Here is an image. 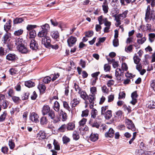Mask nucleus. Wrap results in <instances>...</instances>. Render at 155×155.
Listing matches in <instances>:
<instances>
[{
    "label": "nucleus",
    "mask_w": 155,
    "mask_h": 155,
    "mask_svg": "<svg viewBox=\"0 0 155 155\" xmlns=\"http://www.w3.org/2000/svg\"><path fill=\"white\" fill-rule=\"evenodd\" d=\"M73 137L74 140H77L79 138V134L77 132L74 131L73 134Z\"/></svg>",
    "instance_id": "nucleus-41"
},
{
    "label": "nucleus",
    "mask_w": 155,
    "mask_h": 155,
    "mask_svg": "<svg viewBox=\"0 0 155 155\" xmlns=\"http://www.w3.org/2000/svg\"><path fill=\"white\" fill-rule=\"evenodd\" d=\"M47 34L45 35H41V34H38V37L42 38L41 43L47 48L49 47L50 46L51 40L49 37L47 36Z\"/></svg>",
    "instance_id": "nucleus-1"
},
{
    "label": "nucleus",
    "mask_w": 155,
    "mask_h": 155,
    "mask_svg": "<svg viewBox=\"0 0 155 155\" xmlns=\"http://www.w3.org/2000/svg\"><path fill=\"white\" fill-rule=\"evenodd\" d=\"M77 41V38L74 36H71L67 40L68 45L69 47L72 46L75 44Z\"/></svg>",
    "instance_id": "nucleus-6"
},
{
    "label": "nucleus",
    "mask_w": 155,
    "mask_h": 155,
    "mask_svg": "<svg viewBox=\"0 0 155 155\" xmlns=\"http://www.w3.org/2000/svg\"><path fill=\"white\" fill-rule=\"evenodd\" d=\"M23 30L21 29H19L15 31L14 34L16 36H19L23 33Z\"/></svg>",
    "instance_id": "nucleus-38"
},
{
    "label": "nucleus",
    "mask_w": 155,
    "mask_h": 155,
    "mask_svg": "<svg viewBox=\"0 0 155 155\" xmlns=\"http://www.w3.org/2000/svg\"><path fill=\"white\" fill-rule=\"evenodd\" d=\"M102 91L104 93H107L108 92V89L105 85L103 86L101 88Z\"/></svg>",
    "instance_id": "nucleus-63"
},
{
    "label": "nucleus",
    "mask_w": 155,
    "mask_h": 155,
    "mask_svg": "<svg viewBox=\"0 0 155 155\" xmlns=\"http://www.w3.org/2000/svg\"><path fill=\"white\" fill-rule=\"evenodd\" d=\"M37 26V25H28L27 26L26 28L28 31H30L32 30H34L33 29L36 28Z\"/></svg>",
    "instance_id": "nucleus-39"
},
{
    "label": "nucleus",
    "mask_w": 155,
    "mask_h": 155,
    "mask_svg": "<svg viewBox=\"0 0 155 155\" xmlns=\"http://www.w3.org/2000/svg\"><path fill=\"white\" fill-rule=\"evenodd\" d=\"M24 18H15L13 21L14 23L15 24H17L21 23L24 20Z\"/></svg>",
    "instance_id": "nucleus-33"
},
{
    "label": "nucleus",
    "mask_w": 155,
    "mask_h": 155,
    "mask_svg": "<svg viewBox=\"0 0 155 155\" xmlns=\"http://www.w3.org/2000/svg\"><path fill=\"white\" fill-rule=\"evenodd\" d=\"M128 12L127 10H126L124 11L122 14H119L122 19L126 17Z\"/></svg>",
    "instance_id": "nucleus-50"
},
{
    "label": "nucleus",
    "mask_w": 155,
    "mask_h": 155,
    "mask_svg": "<svg viewBox=\"0 0 155 155\" xmlns=\"http://www.w3.org/2000/svg\"><path fill=\"white\" fill-rule=\"evenodd\" d=\"M11 21L10 20H9L4 25V29L6 32L8 31L11 28Z\"/></svg>",
    "instance_id": "nucleus-25"
},
{
    "label": "nucleus",
    "mask_w": 155,
    "mask_h": 155,
    "mask_svg": "<svg viewBox=\"0 0 155 155\" xmlns=\"http://www.w3.org/2000/svg\"><path fill=\"white\" fill-rule=\"evenodd\" d=\"M8 145L9 147L11 149H13L15 146V144L13 140L11 139L9 140L8 142Z\"/></svg>",
    "instance_id": "nucleus-44"
},
{
    "label": "nucleus",
    "mask_w": 155,
    "mask_h": 155,
    "mask_svg": "<svg viewBox=\"0 0 155 155\" xmlns=\"http://www.w3.org/2000/svg\"><path fill=\"white\" fill-rule=\"evenodd\" d=\"M108 5L107 0H104L102 7L104 13L105 14L107 13L108 12L109 7Z\"/></svg>",
    "instance_id": "nucleus-8"
},
{
    "label": "nucleus",
    "mask_w": 155,
    "mask_h": 155,
    "mask_svg": "<svg viewBox=\"0 0 155 155\" xmlns=\"http://www.w3.org/2000/svg\"><path fill=\"white\" fill-rule=\"evenodd\" d=\"M97 114V110L94 108H93L91 111V117L94 119L96 118Z\"/></svg>",
    "instance_id": "nucleus-32"
},
{
    "label": "nucleus",
    "mask_w": 155,
    "mask_h": 155,
    "mask_svg": "<svg viewBox=\"0 0 155 155\" xmlns=\"http://www.w3.org/2000/svg\"><path fill=\"white\" fill-rule=\"evenodd\" d=\"M110 66L108 64H106L104 66V70L106 72L109 71L110 70Z\"/></svg>",
    "instance_id": "nucleus-58"
},
{
    "label": "nucleus",
    "mask_w": 155,
    "mask_h": 155,
    "mask_svg": "<svg viewBox=\"0 0 155 155\" xmlns=\"http://www.w3.org/2000/svg\"><path fill=\"white\" fill-rule=\"evenodd\" d=\"M98 138L97 134H93L92 133L90 137V140L94 142L97 140Z\"/></svg>",
    "instance_id": "nucleus-24"
},
{
    "label": "nucleus",
    "mask_w": 155,
    "mask_h": 155,
    "mask_svg": "<svg viewBox=\"0 0 155 155\" xmlns=\"http://www.w3.org/2000/svg\"><path fill=\"white\" fill-rule=\"evenodd\" d=\"M48 122V120L47 119V118L45 117H42L40 120V123L41 124L44 125L47 124Z\"/></svg>",
    "instance_id": "nucleus-43"
},
{
    "label": "nucleus",
    "mask_w": 155,
    "mask_h": 155,
    "mask_svg": "<svg viewBox=\"0 0 155 155\" xmlns=\"http://www.w3.org/2000/svg\"><path fill=\"white\" fill-rule=\"evenodd\" d=\"M133 59L134 63L136 64H138L140 60V59L137 55L134 56Z\"/></svg>",
    "instance_id": "nucleus-54"
},
{
    "label": "nucleus",
    "mask_w": 155,
    "mask_h": 155,
    "mask_svg": "<svg viewBox=\"0 0 155 155\" xmlns=\"http://www.w3.org/2000/svg\"><path fill=\"white\" fill-rule=\"evenodd\" d=\"M6 58L8 61H13L16 60L17 58V57L15 54L9 53L6 55Z\"/></svg>",
    "instance_id": "nucleus-9"
},
{
    "label": "nucleus",
    "mask_w": 155,
    "mask_h": 155,
    "mask_svg": "<svg viewBox=\"0 0 155 155\" xmlns=\"http://www.w3.org/2000/svg\"><path fill=\"white\" fill-rule=\"evenodd\" d=\"M89 114V110L87 109H86L82 111L81 116L82 117H86Z\"/></svg>",
    "instance_id": "nucleus-48"
},
{
    "label": "nucleus",
    "mask_w": 155,
    "mask_h": 155,
    "mask_svg": "<svg viewBox=\"0 0 155 155\" xmlns=\"http://www.w3.org/2000/svg\"><path fill=\"white\" fill-rule=\"evenodd\" d=\"M148 107L150 109H153L155 108V102L153 101H151L148 103Z\"/></svg>",
    "instance_id": "nucleus-36"
},
{
    "label": "nucleus",
    "mask_w": 155,
    "mask_h": 155,
    "mask_svg": "<svg viewBox=\"0 0 155 155\" xmlns=\"http://www.w3.org/2000/svg\"><path fill=\"white\" fill-rule=\"evenodd\" d=\"M53 144L55 150H60V146L59 143L55 139H54V140Z\"/></svg>",
    "instance_id": "nucleus-34"
},
{
    "label": "nucleus",
    "mask_w": 155,
    "mask_h": 155,
    "mask_svg": "<svg viewBox=\"0 0 155 155\" xmlns=\"http://www.w3.org/2000/svg\"><path fill=\"white\" fill-rule=\"evenodd\" d=\"M7 115V113L6 111H5L3 114L0 116V122H2L5 120L6 116Z\"/></svg>",
    "instance_id": "nucleus-35"
},
{
    "label": "nucleus",
    "mask_w": 155,
    "mask_h": 155,
    "mask_svg": "<svg viewBox=\"0 0 155 155\" xmlns=\"http://www.w3.org/2000/svg\"><path fill=\"white\" fill-rule=\"evenodd\" d=\"M38 88L39 90L40 93H43L46 89L45 86L44 84H39L38 86Z\"/></svg>",
    "instance_id": "nucleus-28"
},
{
    "label": "nucleus",
    "mask_w": 155,
    "mask_h": 155,
    "mask_svg": "<svg viewBox=\"0 0 155 155\" xmlns=\"http://www.w3.org/2000/svg\"><path fill=\"white\" fill-rule=\"evenodd\" d=\"M105 118L107 120L110 119L112 116V111L110 110H107L104 114Z\"/></svg>",
    "instance_id": "nucleus-26"
},
{
    "label": "nucleus",
    "mask_w": 155,
    "mask_h": 155,
    "mask_svg": "<svg viewBox=\"0 0 155 155\" xmlns=\"http://www.w3.org/2000/svg\"><path fill=\"white\" fill-rule=\"evenodd\" d=\"M37 137L40 140L44 139L46 137V134L44 131H41L37 134Z\"/></svg>",
    "instance_id": "nucleus-19"
},
{
    "label": "nucleus",
    "mask_w": 155,
    "mask_h": 155,
    "mask_svg": "<svg viewBox=\"0 0 155 155\" xmlns=\"http://www.w3.org/2000/svg\"><path fill=\"white\" fill-rule=\"evenodd\" d=\"M114 134V131L111 128H110L108 131L106 133L105 135L106 137L111 138L113 137Z\"/></svg>",
    "instance_id": "nucleus-14"
},
{
    "label": "nucleus",
    "mask_w": 155,
    "mask_h": 155,
    "mask_svg": "<svg viewBox=\"0 0 155 155\" xmlns=\"http://www.w3.org/2000/svg\"><path fill=\"white\" fill-rule=\"evenodd\" d=\"M133 46H134L135 47H136L137 46L136 45H130L127 47H126L125 48V51L126 52L128 53H130L133 51Z\"/></svg>",
    "instance_id": "nucleus-29"
},
{
    "label": "nucleus",
    "mask_w": 155,
    "mask_h": 155,
    "mask_svg": "<svg viewBox=\"0 0 155 155\" xmlns=\"http://www.w3.org/2000/svg\"><path fill=\"white\" fill-rule=\"evenodd\" d=\"M121 67L122 68L121 71H123L122 73H124V71H127L128 70L127 65L125 63H123L122 64Z\"/></svg>",
    "instance_id": "nucleus-45"
},
{
    "label": "nucleus",
    "mask_w": 155,
    "mask_h": 155,
    "mask_svg": "<svg viewBox=\"0 0 155 155\" xmlns=\"http://www.w3.org/2000/svg\"><path fill=\"white\" fill-rule=\"evenodd\" d=\"M80 103L79 101L76 98H74L71 102L72 108L75 107L78 104Z\"/></svg>",
    "instance_id": "nucleus-23"
},
{
    "label": "nucleus",
    "mask_w": 155,
    "mask_h": 155,
    "mask_svg": "<svg viewBox=\"0 0 155 155\" xmlns=\"http://www.w3.org/2000/svg\"><path fill=\"white\" fill-rule=\"evenodd\" d=\"M39 116L35 112L31 113L30 115V119L32 122H37L39 121Z\"/></svg>",
    "instance_id": "nucleus-7"
},
{
    "label": "nucleus",
    "mask_w": 155,
    "mask_h": 155,
    "mask_svg": "<svg viewBox=\"0 0 155 155\" xmlns=\"http://www.w3.org/2000/svg\"><path fill=\"white\" fill-rule=\"evenodd\" d=\"M25 86L29 88L35 86V83L31 80L27 81L25 82Z\"/></svg>",
    "instance_id": "nucleus-27"
},
{
    "label": "nucleus",
    "mask_w": 155,
    "mask_h": 155,
    "mask_svg": "<svg viewBox=\"0 0 155 155\" xmlns=\"http://www.w3.org/2000/svg\"><path fill=\"white\" fill-rule=\"evenodd\" d=\"M87 121V119H86L83 118L79 122V125L80 126H84L85 124Z\"/></svg>",
    "instance_id": "nucleus-53"
},
{
    "label": "nucleus",
    "mask_w": 155,
    "mask_h": 155,
    "mask_svg": "<svg viewBox=\"0 0 155 155\" xmlns=\"http://www.w3.org/2000/svg\"><path fill=\"white\" fill-rule=\"evenodd\" d=\"M62 139L64 143H67L70 141V139L66 136H64L63 137Z\"/></svg>",
    "instance_id": "nucleus-60"
},
{
    "label": "nucleus",
    "mask_w": 155,
    "mask_h": 155,
    "mask_svg": "<svg viewBox=\"0 0 155 155\" xmlns=\"http://www.w3.org/2000/svg\"><path fill=\"white\" fill-rule=\"evenodd\" d=\"M29 95L28 92H24L21 95V98L22 100H26L28 99Z\"/></svg>",
    "instance_id": "nucleus-30"
},
{
    "label": "nucleus",
    "mask_w": 155,
    "mask_h": 155,
    "mask_svg": "<svg viewBox=\"0 0 155 155\" xmlns=\"http://www.w3.org/2000/svg\"><path fill=\"white\" fill-rule=\"evenodd\" d=\"M62 103L63 107L65 109L67 110L69 112H71V113L73 112L72 110H71L68 102L63 101H62Z\"/></svg>",
    "instance_id": "nucleus-16"
},
{
    "label": "nucleus",
    "mask_w": 155,
    "mask_h": 155,
    "mask_svg": "<svg viewBox=\"0 0 155 155\" xmlns=\"http://www.w3.org/2000/svg\"><path fill=\"white\" fill-rule=\"evenodd\" d=\"M42 30L40 31L38 34L41 35H45L47 34L48 31L50 30V27L49 25L48 24H45V25L41 26Z\"/></svg>",
    "instance_id": "nucleus-2"
},
{
    "label": "nucleus",
    "mask_w": 155,
    "mask_h": 155,
    "mask_svg": "<svg viewBox=\"0 0 155 155\" xmlns=\"http://www.w3.org/2000/svg\"><path fill=\"white\" fill-rule=\"evenodd\" d=\"M15 44L17 47L23 45L24 44V41L22 38H18L15 40Z\"/></svg>",
    "instance_id": "nucleus-18"
},
{
    "label": "nucleus",
    "mask_w": 155,
    "mask_h": 155,
    "mask_svg": "<svg viewBox=\"0 0 155 155\" xmlns=\"http://www.w3.org/2000/svg\"><path fill=\"white\" fill-rule=\"evenodd\" d=\"M154 13L153 10H152L150 12L146 13L145 19L146 22H149L152 19L153 20Z\"/></svg>",
    "instance_id": "nucleus-4"
},
{
    "label": "nucleus",
    "mask_w": 155,
    "mask_h": 155,
    "mask_svg": "<svg viewBox=\"0 0 155 155\" xmlns=\"http://www.w3.org/2000/svg\"><path fill=\"white\" fill-rule=\"evenodd\" d=\"M12 99L14 102L17 103H19L21 101L19 97L15 96H12Z\"/></svg>",
    "instance_id": "nucleus-49"
},
{
    "label": "nucleus",
    "mask_w": 155,
    "mask_h": 155,
    "mask_svg": "<svg viewBox=\"0 0 155 155\" xmlns=\"http://www.w3.org/2000/svg\"><path fill=\"white\" fill-rule=\"evenodd\" d=\"M51 80V78L50 77L47 76L43 79L42 81L45 83L48 84L50 82Z\"/></svg>",
    "instance_id": "nucleus-37"
},
{
    "label": "nucleus",
    "mask_w": 155,
    "mask_h": 155,
    "mask_svg": "<svg viewBox=\"0 0 155 155\" xmlns=\"http://www.w3.org/2000/svg\"><path fill=\"white\" fill-rule=\"evenodd\" d=\"M146 39L145 37H143L140 39H138L137 40V42L140 44H143L146 41Z\"/></svg>",
    "instance_id": "nucleus-57"
},
{
    "label": "nucleus",
    "mask_w": 155,
    "mask_h": 155,
    "mask_svg": "<svg viewBox=\"0 0 155 155\" xmlns=\"http://www.w3.org/2000/svg\"><path fill=\"white\" fill-rule=\"evenodd\" d=\"M113 17L115 18V20L116 21H121L120 20L122 19L119 14L118 15H117L116 14L114 15L113 16Z\"/></svg>",
    "instance_id": "nucleus-61"
},
{
    "label": "nucleus",
    "mask_w": 155,
    "mask_h": 155,
    "mask_svg": "<svg viewBox=\"0 0 155 155\" xmlns=\"http://www.w3.org/2000/svg\"><path fill=\"white\" fill-rule=\"evenodd\" d=\"M66 126V129L68 130H73L75 128V124L74 122L68 123Z\"/></svg>",
    "instance_id": "nucleus-17"
},
{
    "label": "nucleus",
    "mask_w": 155,
    "mask_h": 155,
    "mask_svg": "<svg viewBox=\"0 0 155 155\" xmlns=\"http://www.w3.org/2000/svg\"><path fill=\"white\" fill-rule=\"evenodd\" d=\"M74 88L76 91H78V93L81 90V89L79 85L75 83H74Z\"/></svg>",
    "instance_id": "nucleus-51"
},
{
    "label": "nucleus",
    "mask_w": 155,
    "mask_h": 155,
    "mask_svg": "<svg viewBox=\"0 0 155 155\" xmlns=\"http://www.w3.org/2000/svg\"><path fill=\"white\" fill-rule=\"evenodd\" d=\"M17 48L19 51L22 53H26L28 51L27 48L25 46V44L23 45L17 47Z\"/></svg>",
    "instance_id": "nucleus-11"
},
{
    "label": "nucleus",
    "mask_w": 155,
    "mask_h": 155,
    "mask_svg": "<svg viewBox=\"0 0 155 155\" xmlns=\"http://www.w3.org/2000/svg\"><path fill=\"white\" fill-rule=\"evenodd\" d=\"M51 110L49 106L45 105L42 107V113L43 115H45L47 114Z\"/></svg>",
    "instance_id": "nucleus-13"
},
{
    "label": "nucleus",
    "mask_w": 155,
    "mask_h": 155,
    "mask_svg": "<svg viewBox=\"0 0 155 155\" xmlns=\"http://www.w3.org/2000/svg\"><path fill=\"white\" fill-rule=\"evenodd\" d=\"M66 128V126L64 124L61 126L58 129L61 132H64Z\"/></svg>",
    "instance_id": "nucleus-56"
},
{
    "label": "nucleus",
    "mask_w": 155,
    "mask_h": 155,
    "mask_svg": "<svg viewBox=\"0 0 155 155\" xmlns=\"http://www.w3.org/2000/svg\"><path fill=\"white\" fill-rule=\"evenodd\" d=\"M29 38L30 39H34L36 35V31L35 30H32L30 31Z\"/></svg>",
    "instance_id": "nucleus-31"
},
{
    "label": "nucleus",
    "mask_w": 155,
    "mask_h": 155,
    "mask_svg": "<svg viewBox=\"0 0 155 155\" xmlns=\"http://www.w3.org/2000/svg\"><path fill=\"white\" fill-rule=\"evenodd\" d=\"M78 94L80 95L81 98L83 99L84 100H87V95L85 91L81 90L78 93Z\"/></svg>",
    "instance_id": "nucleus-20"
},
{
    "label": "nucleus",
    "mask_w": 155,
    "mask_h": 155,
    "mask_svg": "<svg viewBox=\"0 0 155 155\" xmlns=\"http://www.w3.org/2000/svg\"><path fill=\"white\" fill-rule=\"evenodd\" d=\"M134 42V38L132 37H129L127 38L126 41L127 44H130Z\"/></svg>",
    "instance_id": "nucleus-62"
},
{
    "label": "nucleus",
    "mask_w": 155,
    "mask_h": 155,
    "mask_svg": "<svg viewBox=\"0 0 155 155\" xmlns=\"http://www.w3.org/2000/svg\"><path fill=\"white\" fill-rule=\"evenodd\" d=\"M125 123L128 129H130L133 131H135L136 129L135 126L131 120L126 119L125 120Z\"/></svg>",
    "instance_id": "nucleus-3"
},
{
    "label": "nucleus",
    "mask_w": 155,
    "mask_h": 155,
    "mask_svg": "<svg viewBox=\"0 0 155 155\" xmlns=\"http://www.w3.org/2000/svg\"><path fill=\"white\" fill-rule=\"evenodd\" d=\"M90 91L92 94L95 95L97 94V88L96 87H93L91 88Z\"/></svg>",
    "instance_id": "nucleus-47"
},
{
    "label": "nucleus",
    "mask_w": 155,
    "mask_h": 155,
    "mask_svg": "<svg viewBox=\"0 0 155 155\" xmlns=\"http://www.w3.org/2000/svg\"><path fill=\"white\" fill-rule=\"evenodd\" d=\"M30 47L33 50H36L38 48V44L35 39H33L31 40L30 43Z\"/></svg>",
    "instance_id": "nucleus-5"
},
{
    "label": "nucleus",
    "mask_w": 155,
    "mask_h": 155,
    "mask_svg": "<svg viewBox=\"0 0 155 155\" xmlns=\"http://www.w3.org/2000/svg\"><path fill=\"white\" fill-rule=\"evenodd\" d=\"M94 34V32L92 31H88L86 32L85 36L88 37H91Z\"/></svg>",
    "instance_id": "nucleus-55"
},
{
    "label": "nucleus",
    "mask_w": 155,
    "mask_h": 155,
    "mask_svg": "<svg viewBox=\"0 0 155 155\" xmlns=\"http://www.w3.org/2000/svg\"><path fill=\"white\" fill-rule=\"evenodd\" d=\"M50 35L53 38L58 41V39H59V35L58 32L57 31H51Z\"/></svg>",
    "instance_id": "nucleus-15"
},
{
    "label": "nucleus",
    "mask_w": 155,
    "mask_h": 155,
    "mask_svg": "<svg viewBox=\"0 0 155 155\" xmlns=\"http://www.w3.org/2000/svg\"><path fill=\"white\" fill-rule=\"evenodd\" d=\"M125 93L124 92H120L119 93L118 99H123L125 98Z\"/></svg>",
    "instance_id": "nucleus-59"
},
{
    "label": "nucleus",
    "mask_w": 155,
    "mask_h": 155,
    "mask_svg": "<svg viewBox=\"0 0 155 155\" xmlns=\"http://www.w3.org/2000/svg\"><path fill=\"white\" fill-rule=\"evenodd\" d=\"M48 116L52 119H54L55 117L54 112L52 110H51L48 113Z\"/></svg>",
    "instance_id": "nucleus-40"
},
{
    "label": "nucleus",
    "mask_w": 155,
    "mask_h": 155,
    "mask_svg": "<svg viewBox=\"0 0 155 155\" xmlns=\"http://www.w3.org/2000/svg\"><path fill=\"white\" fill-rule=\"evenodd\" d=\"M59 112V114L61 117L62 120V121H66L68 118L67 113L62 109H61Z\"/></svg>",
    "instance_id": "nucleus-12"
},
{
    "label": "nucleus",
    "mask_w": 155,
    "mask_h": 155,
    "mask_svg": "<svg viewBox=\"0 0 155 155\" xmlns=\"http://www.w3.org/2000/svg\"><path fill=\"white\" fill-rule=\"evenodd\" d=\"M103 16L101 15L98 18V20L99 22V23L100 25L102 24L104 22V18H103Z\"/></svg>",
    "instance_id": "nucleus-52"
},
{
    "label": "nucleus",
    "mask_w": 155,
    "mask_h": 155,
    "mask_svg": "<svg viewBox=\"0 0 155 155\" xmlns=\"http://www.w3.org/2000/svg\"><path fill=\"white\" fill-rule=\"evenodd\" d=\"M150 83L151 87L155 91V80H153L151 81Z\"/></svg>",
    "instance_id": "nucleus-64"
},
{
    "label": "nucleus",
    "mask_w": 155,
    "mask_h": 155,
    "mask_svg": "<svg viewBox=\"0 0 155 155\" xmlns=\"http://www.w3.org/2000/svg\"><path fill=\"white\" fill-rule=\"evenodd\" d=\"M53 108L56 112H59L60 111V105L58 101H55L54 102Z\"/></svg>",
    "instance_id": "nucleus-21"
},
{
    "label": "nucleus",
    "mask_w": 155,
    "mask_h": 155,
    "mask_svg": "<svg viewBox=\"0 0 155 155\" xmlns=\"http://www.w3.org/2000/svg\"><path fill=\"white\" fill-rule=\"evenodd\" d=\"M104 25L106 27H110L111 25V22L110 21H108L107 19L106 18H104Z\"/></svg>",
    "instance_id": "nucleus-42"
},
{
    "label": "nucleus",
    "mask_w": 155,
    "mask_h": 155,
    "mask_svg": "<svg viewBox=\"0 0 155 155\" xmlns=\"http://www.w3.org/2000/svg\"><path fill=\"white\" fill-rule=\"evenodd\" d=\"M123 71L120 68H117L115 70V75L117 80L119 81L121 80L122 78L120 77Z\"/></svg>",
    "instance_id": "nucleus-10"
},
{
    "label": "nucleus",
    "mask_w": 155,
    "mask_h": 155,
    "mask_svg": "<svg viewBox=\"0 0 155 155\" xmlns=\"http://www.w3.org/2000/svg\"><path fill=\"white\" fill-rule=\"evenodd\" d=\"M149 36L150 41L151 42H153L155 39V34L154 33H150L149 34Z\"/></svg>",
    "instance_id": "nucleus-46"
},
{
    "label": "nucleus",
    "mask_w": 155,
    "mask_h": 155,
    "mask_svg": "<svg viewBox=\"0 0 155 155\" xmlns=\"http://www.w3.org/2000/svg\"><path fill=\"white\" fill-rule=\"evenodd\" d=\"M95 99V95L93 94H90L89 96L87 95V99L89 100L90 104H94V101Z\"/></svg>",
    "instance_id": "nucleus-22"
}]
</instances>
